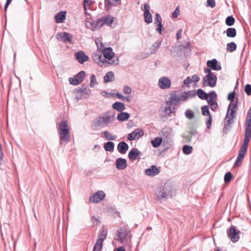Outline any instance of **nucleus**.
Returning a JSON list of instances; mask_svg holds the SVG:
<instances>
[{
    "label": "nucleus",
    "instance_id": "nucleus-1",
    "mask_svg": "<svg viewBox=\"0 0 251 251\" xmlns=\"http://www.w3.org/2000/svg\"><path fill=\"white\" fill-rule=\"evenodd\" d=\"M109 112L100 115L95 119L92 123V127L94 130H99L105 127L114 120L115 112L108 115Z\"/></svg>",
    "mask_w": 251,
    "mask_h": 251
},
{
    "label": "nucleus",
    "instance_id": "nucleus-2",
    "mask_svg": "<svg viewBox=\"0 0 251 251\" xmlns=\"http://www.w3.org/2000/svg\"><path fill=\"white\" fill-rule=\"evenodd\" d=\"M175 189L169 182H166L160 187L158 199L160 200L171 198L175 195Z\"/></svg>",
    "mask_w": 251,
    "mask_h": 251
},
{
    "label": "nucleus",
    "instance_id": "nucleus-3",
    "mask_svg": "<svg viewBox=\"0 0 251 251\" xmlns=\"http://www.w3.org/2000/svg\"><path fill=\"white\" fill-rule=\"evenodd\" d=\"M60 138L61 140L68 142L70 141V128L67 121L64 120L59 125Z\"/></svg>",
    "mask_w": 251,
    "mask_h": 251
},
{
    "label": "nucleus",
    "instance_id": "nucleus-4",
    "mask_svg": "<svg viewBox=\"0 0 251 251\" xmlns=\"http://www.w3.org/2000/svg\"><path fill=\"white\" fill-rule=\"evenodd\" d=\"M217 78L214 74L206 75L203 77L202 86L205 87L209 86L214 87L217 83Z\"/></svg>",
    "mask_w": 251,
    "mask_h": 251
},
{
    "label": "nucleus",
    "instance_id": "nucleus-5",
    "mask_svg": "<svg viewBox=\"0 0 251 251\" xmlns=\"http://www.w3.org/2000/svg\"><path fill=\"white\" fill-rule=\"evenodd\" d=\"M240 231L237 230L235 226L231 225L227 230V235L233 243H236L239 240V234Z\"/></svg>",
    "mask_w": 251,
    "mask_h": 251
},
{
    "label": "nucleus",
    "instance_id": "nucleus-6",
    "mask_svg": "<svg viewBox=\"0 0 251 251\" xmlns=\"http://www.w3.org/2000/svg\"><path fill=\"white\" fill-rule=\"evenodd\" d=\"M159 134L161 135L163 138V141L164 143L171 145L173 143V138L172 134L170 132V130L168 128H163L159 132Z\"/></svg>",
    "mask_w": 251,
    "mask_h": 251
},
{
    "label": "nucleus",
    "instance_id": "nucleus-7",
    "mask_svg": "<svg viewBox=\"0 0 251 251\" xmlns=\"http://www.w3.org/2000/svg\"><path fill=\"white\" fill-rule=\"evenodd\" d=\"M106 231H102L98 237V239L94 245L93 251H101L102 249V242L106 237Z\"/></svg>",
    "mask_w": 251,
    "mask_h": 251
},
{
    "label": "nucleus",
    "instance_id": "nucleus-8",
    "mask_svg": "<svg viewBox=\"0 0 251 251\" xmlns=\"http://www.w3.org/2000/svg\"><path fill=\"white\" fill-rule=\"evenodd\" d=\"M177 91H172L170 93V96L169 100H167L166 103L167 105H177L179 103V94H177Z\"/></svg>",
    "mask_w": 251,
    "mask_h": 251
},
{
    "label": "nucleus",
    "instance_id": "nucleus-9",
    "mask_svg": "<svg viewBox=\"0 0 251 251\" xmlns=\"http://www.w3.org/2000/svg\"><path fill=\"white\" fill-rule=\"evenodd\" d=\"M128 231H127L125 227L123 226L118 229L117 235L118 240L121 243L127 241V236H128Z\"/></svg>",
    "mask_w": 251,
    "mask_h": 251
},
{
    "label": "nucleus",
    "instance_id": "nucleus-10",
    "mask_svg": "<svg viewBox=\"0 0 251 251\" xmlns=\"http://www.w3.org/2000/svg\"><path fill=\"white\" fill-rule=\"evenodd\" d=\"M57 38L62 42H68L71 44L73 43V36L69 33L66 32H62L58 33L56 34Z\"/></svg>",
    "mask_w": 251,
    "mask_h": 251
},
{
    "label": "nucleus",
    "instance_id": "nucleus-11",
    "mask_svg": "<svg viewBox=\"0 0 251 251\" xmlns=\"http://www.w3.org/2000/svg\"><path fill=\"white\" fill-rule=\"evenodd\" d=\"M207 66L213 71H220L222 69L220 62L215 58L209 60L206 62Z\"/></svg>",
    "mask_w": 251,
    "mask_h": 251
},
{
    "label": "nucleus",
    "instance_id": "nucleus-12",
    "mask_svg": "<svg viewBox=\"0 0 251 251\" xmlns=\"http://www.w3.org/2000/svg\"><path fill=\"white\" fill-rule=\"evenodd\" d=\"M201 110L202 115L204 116H208V120L206 122V125L207 128H210L212 125V116L210 114L208 106L207 105H204L201 107Z\"/></svg>",
    "mask_w": 251,
    "mask_h": 251
},
{
    "label": "nucleus",
    "instance_id": "nucleus-13",
    "mask_svg": "<svg viewBox=\"0 0 251 251\" xmlns=\"http://www.w3.org/2000/svg\"><path fill=\"white\" fill-rule=\"evenodd\" d=\"M105 196V194L103 191H98L90 197L89 201L97 203L102 201Z\"/></svg>",
    "mask_w": 251,
    "mask_h": 251
},
{
    "label": "nucleus",
    "instance_id": "nucleus-14",
    "mask_svg": "<svg viewBox=\"0 0 251 251\" xmlns=\"http://www.w3.org/2000/svg\"><path fill=\"white\" fill-rule=\"evenodd\" d=\"M171 85V81L166 76H163L159 78L158 86L162 89L169 88Z\"/></svg>",
    "mask_w": 251,
    "mask_h": 251
},
{
    "label": "nucleus",
    "instance_id": "nucleus-15",
    "mask_svg": "<svg viewBox=\"0 0 251 251\" xmlns=\"http://www.w3.org/2000/svg\"><path fill=\"white\" fill-rule=\"evenodd\" d=\"M247 151L240 149L237 157L233 165V167L234 168L239 167L241 165Z\"/></svg>",
    "mask_w": 251,
    "mask_h": 251
},
{
    "label": "nucleus",
    "instance_id": "nucleus-16",
    "mask_svg": "<svg viewBox=\"0 0 251 251\" xmlns=\"http://www.w3.org/2000/svg\"><path fill=\"white\" fill-rule=\"evenodd\" d=\"M75 56L76 60L80 64H83L85 62L89 60V56L81 50L75 52Z\"/></svg>",
    "mask_w": 251,
    "mask_h": 251
},
{
    "label": "nucleus",
    "instance_id": "nucleus-17",
    "mask_svg": "<svg viewBox=\"0 0 251 251\" xmlns=\"http://www.w3.org/2000/svg\"><path fill=\"white\" fill-rule=\"evenodd\" d=\"M102 52L105 58L111 60L115 55L114 52L113 51V49L111 47L104 48Z\"/></svg>",
    "mask_w": 251,
    "mask_h": 251
},
{
    "label": "nucleus",
    "instance_id": "nucleus-18",
    "mask_svg": "<svg viewBox=\"0 0 251 251\" xmlns=\"http://www.w3.org/2000/svg\"><path fill=\"white\" fill-rule=\"evenodd\" d=\"M160 171L155 165H152L151 168L145 170L146 174L150 176H153L157 175Z\"/></svg>",
    "mask_w": 251,
    "mask_h": 251
},
{
    "label": "nucleus",
    "instance_id": "nucleus-19",
    "mask_svg": "<svg viewBox=\"0 0 251 251\" xmlns=\"http://www.w3.org/2000/svg\"><path fill=\"white\" fill-rule=\"evenodd\" d=\"M141 152L136 148L132 149L128 152V157L131 160H136L140 158Z\"/></svg>",
    "mask_w": 251,
    "mask_h": 251
},
{
    "label": "nucleus",
    "instance_id": "nucleus-20",
    "mask_svg": "<svg viewBox=\"0 0 251 251\" xmlns=\"http://www.w3.org/2000/svg\"><path fill=\"white\" fill-rule=\"evenodd\" d=\"M116 168L119 170H124L127 167V161L126 159L118 158L116 160Z\"/></svg>",
    "mask_w": 251,
    "mask_h": 251
},
{
    "label": "nucleus",
    "instance_id": "nucleus-21",
    "mask_svg": "<svg viewBox=\"0 0 251 251\" xmlns=\"http://www.w3.org/2000/svg\"><path fill=\"white\" fill-rule=\"evenodd\" d=\"M66 12L61 11L57 13L54 16L55 21L56 23H62L66 18Z\"/></svg>",
    "mask_w": 251,
    "mask_h": 251
},
{
    "label": "nucleus",
    "instance_id": "nucleus-22",
    "mask_svg": "<svg viewBox=\"0 0 251 251\" xmlns=\"http://www.w3.org/2000/svg\"><path fill=\"white\" fill-rule=\"evenodd\" d=\"M128 144L124 141L120 142L117 146V150L121 154H125L128 149Z\"/></svg>",
    "mask_w": 251,
    "mask_h": 251
},
{
    "label": "nucleus",
    "instance_id": "nucleus-23",
    "mask_svg": "<svg viewBox=\"0 0 251 251\" xmlns=\"http://www.w3.org/2000/svg\"><path fill=\"white\" fill-rule=\"evenodd\" d=\"M93 59L96 63H98L100 66H101L104 63H109L108 61L103 59L101 54H96L93 55Z\"/></svg>",
    "mask_w": 251,
    "mask_h": 251
},
{
    "label": "nucleus",
    "instance_id": "nucleus-24",
    "mask_svg": "<svg viewBox=\"0 0 251 251\" xmlns=\"http://www.w3.org/2000/svg\"><path fill=\"white\" fill-rule=\"evenodd\" d=\"M112 107L118 112H122L126 109V106L123 102L116 101L113 103Z\"/></svg>",
    "mask_w": 251,
    "mask_h": 251
},
{
    "label": "nucleus",
    "instance_id": "nucleus-25",
    "mask_svg": "<svg viewBox=\"0 0 251 251\" xmlns=\"http://www.w3.org/2000/svg\"><path fill=\"white\" fill-rule=\"evenodd\" d=\"M129 117L130 114L128 113L122 111L118 114L117 119L120 122H124L127 120Z\"/></svg>",
    "mask_w": 251,
    "mask_h": 251
},
{
    "label": "nucleus",
    "instance_id": "nucleus-26",
    "mask_svg": "<svg viewBox=\"0 0 251 251\" xmlns=\"http://www.w3.org/2000/svg\"><path fill=\"white\" fill-rule=\"evenodd\" d=\"M251 135L244 134V138L243 140V143L241 145L240 149L247 151L248 150V147L249 146V144L250 141V137Z\"/></svg>",
    "mask_w": 251,
    "mask_h": 251
},
{
    "label": "nucleus",
    "instance_id": "nucleus-27",
    "mask_svg": "<svg viewBox=\"0 0 251 251\" xmlns=\"http://www.w3.org/2000/svg\"><path fill=\"white\" fill-rule=\"evenodd\" d=\"M224 33H226L227 37L233 38L236 36L237 31L234 27H228L224 32Z\"/></svg>",
    "mask_w": 251,
    "mask_h": 251
},
{
    "label": "nucleus",
    "instance_id": "nucleus-28",
    "mask_svg": "<svg viewBox=\"0 0 251 251\" xmlns=\"http://www.w3.org/2000/svg\"><path fill=\"white\" fill-rule=\"evenodd\" d=\"M104 82L108 83L113 81L115 80L114 74L112 71L107 72L104 76Z\"/></svg>",
    "mask_w": 251,
    "mask_h": 251
},
{
    "label": "nucleus",
    "instance_id": "nucleus-29",
    "mask_svg": "<svg viewBox=\"0 0 251 251\" xmlns=\"http://www.w3.org/2000/svg\"><path fill=\"white\" fill-rule=\"evenodd\" d=\"M114 143L111 141L105 143L103 145V148L106 151L113 152L114 151Z\"/></svg>",
    "mask_w": 251,
    "mask_h": 251
},
{
    "label": "nucleus",
    "instance_id": "nucleus-30",
    "mask_svg": "<svg viewBox=\"0 0 251 251\" xmlns=\"http://www.w3.org/2000/svg\"><path fill=\"white\" fill-rule=\"evenodd\" d=\"M104 24L111 26L112 24L113 23L114 18L111 15H107L102 17Z\"/></svg>",
    "mask_w": 251,
    "mask_h": 251
},
{
    "label": "nucleus",
    "instance_id": "nucleus-31",
    "mask_svg": "<svg viewBox=\"0 0 251 251\" xmlns=\"http://www.w3.org/2000/svg\"><path fill=\"white\" fill-rule=\"evenodd\" d=\"M163 142V138L160 137H157L151 141V144L154 148L159 147Z\"/></svg>",
    "mask_w": 251,
    "mask_h": 251
},
{
    "label": "nucleus",
    "instance_id": "nucleus-32",
    "mask_svg": "<svg viewBox=\"0 0 251 251\" xmlns=\"http://www.w3.org/2000/svg\"><path fill=\"white\" fill-rule=\"evenodd\" d=\"M161 45V41H157L156 42H154L150 48V50H151V53L153 54L155 53L158 50V49L160 47Z\"/></svg>",
    "mask_w": 251,
    "mask_h": 251
},
{
    "label": "nucleus",
    "instance_id": "nucleus-33",
    "mask_svg": "<svg viewBox=\"0 0 251 251\" xmlns=\"http://www.w3.org/2000/svg\"><path fill=\"white\" fill-rule=\"evenodd\" d=\"M238 99L237 98L236 100H234L230 101V103L228 105L227 113L226 115V118L228 117V113H229V109L230 108H233V109H236L238 106Z\"/></svg>",
    "mask_w": 251,
    "mask_h": 251
},
{
    "label": "nucleus",
    "instance_id": "nucleus-34",
    "mask_svg": "<svg viewBox=\"0 0 251 251\" xmlns=\"http://www.w3.org/2000/svg\"><path fill=\"white\" fill-rule=\"evenodd\" d=\"M237 45L234 42L228 43L226 45V50L229 52H232L236 50Z\"/></svg>",
    "mask_w": 251,
    "mask_h": 251
},
{
    "label": "nucleus",
    "instance_id": "nucleus-35",
    "mask_svg": "<svg viewBox=\"0 0 251 251\" xmlns=\"http://www.w3.org/2000/svg\"><path fill=\"white\" fill-rule=\"evenodd\" d=\"M196 92V95H198V97L201 100H207V94L202 89H199L197 90Z\"/></svg>",
    "mask_w": 251,
    "mask_h": 251
},
{
    "label": "nucleus",
    "instance_id": "nucleus-36",
    "mask_svg": "<svg viewBox=\"0 0 251 251\" xmlns=\"http://www.w3.org/2000/svg\"><path fill=\"white\" fill-rule=\"evenodd\" d=\"M92 27H101L104 25L102 17L99 19L98 20L94 21L92 23H90Z\"/></svg>",
    "mask_w": 251,
    "mask_h": 251
},
{
    "label": "nucleus",
    "instance_id": "nucleus-37",
    "mask_svg": "<svg viewBox=\"0 0 251 251\" xmlns=\"http://www.w3.org/2000/svg\"><path fill=\"white\" fill-rule=\"evenodd\" d=\"M209 95V99L207 97V100H206L207 102L214 101V100H216L217 99V95L216 93L214 91H211L207 94V95Z\"/></svg>",
    "mask_w": 251,
    "mask_h": 251
},
{
    "label": "nucleus",
    "instance_id": "nucleus-38",
    "mask_svg": "<svg viewBox=\"0 0 251 251\" xmlns=\"http://www.w3.org/2000/svg\"><path fill=\"white\" fill-rule=\"evenodd\" d=\"M132 132L136 139H139L144 135L143 130L139 128L135 129Z\"/></svg>",
    "mask_w": 251,
    "mask_h": 251
},
{
    "label": "nucleus",
    "instance_id": "nucleus-39",
    "mask_svg": "<svg viewBox=\"0 0 251 251\" xmlns=\"http://www.w3.org/2000/svg\"><path fill=\"white\" fill-rule=\"evenodd\" d=\"M193 147L191 146L185 145L182 147V152L186 155H189L192 152Z\"/></svg>",
    "mask_w": 251,
    "mask_h": 251
},
{
    "label": "nucleus",
    "instance_id": "nucleus-40",
    "mask_svg": "<svg viewBox=\"0 0 251 251\" xmlns=\"http://www.w3.org/2000/svg\"><path fill=\"white\" fill-rule=\"evenodd\" d=\"M104 137L106 140L109 141H114L116 140L117 136L116 135H112L109 132L104 131L103 132Z\"/></svg>",
    "mask_w": 251,
    "mask_h": 251
},
{
    "label": "nucleus",
    "instance_id": "nucleus-41",
    "mask_svg": "<svg viewBox=\"0 0 251 251\" xmlns=\"http://www.w3.org/2000/svg\"><path fill=\"white\" fill-rule=\"evenodd\" d=\"M235 21V19L232 16H228L226 18L225 23L226 25L231 26L234 24Z\"/></svg>",
    "mask_w": 251,
    "mask_h": 251
},
{
    "label": "nucleus",
    "instance_id": "nucleus-42",
    "mask_svg": "<svg viewBox=\"0 0 251 251\" xmlns=\"http://www.w3.org/2000/svg\"><path fill=\"white\" fill-rule=\"evenodd\" d=\"M144 19L145 22L148 24H151L152 21V17L151 13L150 12H144Z\"/></svg>",
    "mask_w": 251,
    "mask_h": 251
},
{
    "label": "nucleus",
    "instance_id": "nucleus-43",
    "mask_svg": "<svg viewBox=\"0 0 251 251\" xmlns=\"http://www.w3.org/2000/svg\"><path fill=\"white\" fill-rule=\"evenodd\" d=\"M86 74V73L84 71H81L75 75V77L80 83L84 80Z\"/></svg>",
    "mask_w": 251,
    "mask_h": 251
},
{
    "label": "nucleus",
    "instance_id": "nucleus-44",
    "mask_svg": "<svg viewBox=\"0 0 251 251\" xmlns=\"http://www.w3.org/2000/svg\"><path fill=\"white\" fill-rule=\"evenodd\" d=\"M185 116L188 119L192 120L194 118L195 114L192 110L187 109L185 112Z\"/></svg>",
    "mask_w": 251,
    "mask_h": 251
},
{
    "label": "nucleus",
    "instance_id": "nucleus-45",
    "mask_svg": "<svg viewBox=\"0 0 251 251\" xmlns=\"http://www.w3.org/2000/svg\"><path fill=\"white\" fill-rule=\"evenodd\" d=\"M106 2L110 6H118L121 3V0H107Z\"/></svg>",
    "mask_w": 251,
    "mask_h": 251
},
{
    "label": "nucleus",
    "instance_id": "nucleus-46",
    "mask_svg": "<svg viewBox=\"0 0 251 251\" xmlns=\"http://www.w3.org/2000/svg\"><path fill=\"white\" fill-rule=\"evenodd\" d=\"M245 134L251 135V122H245Z\"/></svg>",
    "mask_w": 251,
    "mask_h": 251
},
{
    "label": "nucleus",
    "instance_id": "nucleus-47",
    "mask_svg": "<svg viewBox=\"0 0 251 251\" xmlns=\"http://www.w3.org/2000/svg\"><path fill=\"white\" fill-rule=\"evenodd\" d=\"M208 105L210 106V108L211 110L215 111L218 107V104L216 100L214 101L208 102Z\"/></svg>",
    "mask_w": 251,
    "mask_h": 251
},
{
    "label": "nucleus",
    "instance_id": "nucleus-48",
    "mask_svg": "<svg viewBox=\"0 0 251 251\" xmlns=\"http://www.w3.org/2000/svg\"><path fill=\"white\" fill-rule=\"evenodd\" d=\"M68 80L70 83V84L73 85H78L80 83L78 81V79L75 76L74 77H69L68 79Z\"/></svg>",
    "mask_w": 251,
    "mask_h": 251
},
{
    "label": "nucleus",
    "instance_id": "nucleus-49",
    "mask_svg": "<svg viewBox=\"0 0 251 251\" xmlns=\"http://www.w3.org/2000/svg\"><path fill=\"white\" fill-rule=\"evenodd\" d=\"M232 176V174L230 172H226L224 176L225 182L226 183H229L231 181Z\"/></svg>",
    "mask_w": 251,
    "mask_h": 251
},
{
    "label": "nucleus",
    "instance_id": "nucleus-50",
    "mask_svg": "<svg viewBox=\"0 0 251 251\" xmlns=\"http://www.w3.org/2000/svg\"><path fill=\"white\" fill-rule=\"evenodd\" d=\"M98 82L96 80V78L95 75L94 74H92L90 76V86L91 88L94 87L95 84H97Z\"/></svg>",
    "mask_w": 251,
    "mask_h": 251
},
{
    "label": "nucleus",
    "instance_id": "nucleus-51",
    "mask_svg": "<svg viewBox=\"0 0 251 251\" xmlns=\"http://www.w3.org/2000/svg\"><path fill=\"white\" fill-rule=\"evenodd\" d=\"M185 93L187 95V97L188 99L189 98H194L196 96V92L195 90L185 91Z\"/></svg>",
    "mask_w": 251,
    "mask_h": 251
},
{
    "label": "nucleus",
    "instance_id": "nucleus-52",
    "mask_svg": "<svg viewBox=\"0 0 251 251\" xmlns=\"http://www.w3.org/2000/svg\"><path fill=\"white\" fill-rule=\"evenodd\" d=\"M100 217L98 216H94L91 218V221L94 225H98L100 223Z\"/></svg>",
    "mask_w": 251,
    "mask_h": 251
},
{
    "label": "nucleus",
    "instance_id": "nucleus-53",
    "mask_svg": "<svg viewBox=\"0 0 251 251\" xmlns=\"http://www.w3.org/2000/svg\"><path fill=\"white\" fill-rule=\"evenodd\" d=\"M244 91L248 96L251 95V84H247L244 87Z\"/></svg>",
    "mask_w": 251,
    "mask_h": 251
},
{
    "label": "nucleus",
    "instance_id": "nucleus-54",
    "mask_svg": "<svg viewBox=\"0 0 251 251\" xmlns=\"http://www.w3.org/2000/svg\"><path fill=\"white\" fill-rule=\"evenodd\" d=\"M115 95L116 96L117 98L120 99L123 101H125V100H126L128 102H129L130 101V99L128 97H126L121 94L120 93H117Z\"/></svg>",
    "mask_w": 251,
    "mask_h": 251
},
{
    "label": "nucleus",
    "instance_id": "nucleus-55",
    "mask_svg": "<svg viewBox=\"0 0 251 251\" xmlns=\"http://www.w3.org/2000/svg\"><path fill=\"white\" fill-rule=\"evenodd\" d=\"M216 5V2L215 0H207L206 1V6L207 7H210L211 8H214Z\"/></svg>",
    "mask_w": 251,
    "mask_h": 251
},
{
    "label": "nucleus",
    "instance_id": "nucleus-56",
    "mask_svg": "<svg viewBox=\"0 0 251 251\" xmlns=\"http://www.w3.org/2000/svg\"><path fill=\"white\" fill-rule=\"evenodd\" d=\"M164 112L165 113V115L167 116H170L171 113L175 112V111H172L170 106L165 107L164 108Z\"/></svg>",
    "mask_w": 251,
    "mask_h": 251
},
{
    "label": "nucleus",
    "instance_id": "nucleus-57",
    "mask_svg": "<svg viewBox=\"0 0 251 251\" xmlns=\"http://www.w3.org/2000/svg\"><path fill=\"white\" fill-rule=\"evenodd\" d=\"M76 93H80L81 94H87V89L85 87L82 85L81 88L75 89Z\"/></svg>",
    "mask_w": 251,
    "mask_h": 251
},
{
    "label": "nucleus",
    "instance_id": "nucleus-58",
    "mask_svg": "<svg viewBox=\"0 0 251 251\" xmlns=\"http://www.w3.org/2000/svg\"><path fill=\"white\" fill-rule=\"evenodd\" d=\"M162 18L160 16V15H159V14L156 13L155 14V18L154 19V24H156L157 23V24L162 23Z\"/></svg>",
    "mask_w": 251,
    "mask_h": 251
},
{
    "label": "nucleus",
    "instance_id": "nucleus-59",
    "mask_svg": "<svg viewBox=\"0 0 251 251\" xmlns=\"http://www.w3.org/2000/svg\"><path fill=\"white\" fill-rule=\"evenodd\" d=\"M123 90L125 94H130L131 93V88L128 86H124Z\"/></svg>",
    "mask_w": 251,
    "mask_h": 251
},
{
    "label": "nucleus",
    "instance_id": "nucleus-60",
    "mask_svg": "<svg viewBox=\"0 0 251 251\" xmlns=\"http://www.w3.org/2000/svg\"><path fill=\"white\" fill-rule=\"evenodd\" d=\"M179 101H186L188 100V98L187 97V95L185 93V91H184L182 94L180 95H179Z\"/></svg>",
    "mask_w": 251,
    "mask_h": 251
},
{
    "label": "nucleus",
    "instance_id": "nucleus-61",
    "mask_svg": "<svg viewBox=\"0 0 251 251\" xmlns=\"http://www.w3.org/2000/svg\"><path fill=\"white\" fill-rule=\"evenodd\" d=\"M235 93L234 91L230 92L227 96V100L230 101L234 100L235 98Z\"/></svg>",
    "mask_w": 251,
    "mask_h": 251
},
{
    "label": "nucleus",
    "instance_id": "nucleus-62",
    "mask_svg": "<svg viewBox=\"0 0 251 251\" xmlns=\"http://www.w3.org/2000/svg\"><path fill=\"white\" fill-rule=\"evenodd\" d=\"M156 30L160 34H162L163 25L162 23L157 24Z\"/></svg>",
    "mask_w": 251,
    "mask_h": 251
},
{
    "label": "nucleus",
    "instance_id": "nucleus-63",
    "mask_svg": "<svg viewBox=\"0 0 251 251\" xmlns=\"http://www.w3.org/2000/svg\"><path fill=\"white\" fill-rule=\"evenodd\" d=\"M246 122H251V106L247 112Z\"/></svg>",
    "mask_w": 251,
    "mask_h": 251
},
{
    "label": "nucleus",
    "instance_id": "nucleus-64",
    "mask_svg": "<svg viewBox=\"0 0 251 251\" xmlns=\"http://www.w3.org/2000/svg\"><path fill=\"white\" fill-rule=\"evenodd\" d=\"M231 109H229L230 110V115L228 116V117H231V119H234L235 117V112L236 110L235 109H233V108H230Z\"/></svg>",
    "mask_w": 251,
    "mask_h": 251
}]
</instances>
